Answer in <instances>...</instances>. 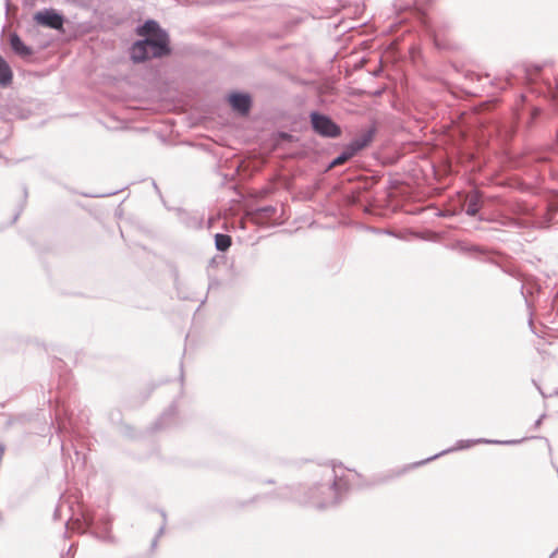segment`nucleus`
I'll return each mask as SVG.
<instances>
[{
  "instance_id": "obj_1",
  "label": "nucleus",
  "mask_w": 558,
  "mask_h": 558,
  "mask_svg": "<svg viewBox=\"0 0 558 558\" xmlns=\"http://www.w3.org/2000/svg\"><path fill=\"white\" fill-rule=\"evenodd\" d=\"M138 35L146 37L132 46L131 56L135 62H142L150 58H160L170 52L169 39L158 24L147 21L140 29Z\"/></svg>"
},
{
  "instance_id": "obj_2",
  "label": "nucleus",
  "mask_w": 558,
  "mask_h": 558,
  "mask_svg": "<svg viewBox=\"0 0 558 558\" xmlns=\"http://www.w3.org/2000/svg\"><path fill=\"white\" fill-rule=\"evenodd\" d=\"M311 121L314 130L324 136L337 137L340 135V129L328 117L318 113H312Z\"/></svg>"
},
{
  "instance_id": "obj_3",
  "label": "nucleus",
  "mask_w": 558,
  "mask_h": 558,
  "mask_svg": "<svg viewBox=\"0 0 558 558\" xmlns=\"http://www.w3.org/2000/svg\"><path fill=\"white\" fill-rule=\"evenodd\" d=\"M35 20L37 23L54 29H61L63 26L62 16L54 11L38 12L35 15Z\"/></svg>"
},
{
  "instance_id": "obj_4",
  "label": "nucleus",
  "mask_w": 558,
  "mask_h": 558,
  "mask_svg": "<svg viewBox=\"0 0 558 558\" xmlns=\"http://www.w3.org/2000/svg\"><path fill=\"white\" fill-rule=\"evenodd\" d=\"M369 140H356L354 141L350 147L341 154L339 157H337L330 165V167H337L340 165H343L347 162L350 158H352L359 150L363 149L365 146H367Z\"/></svg>"
},
{
  "instance_id": "obj_5",
  "label": "nucleus",
  "mask_w": 558,
  "mask_h": 558,
  "mask_svg": "<svg viewBox=\"0 0 558 558\" xmlns=\"http://www.w3.org/2000/svg\"><path fill=\"white\" fill-rule=\"evenodd\" d=\"M229 102L233 109L241 113H246L251 107V99L244 94H232L229 97Z\"/></svg>"
},
{
  "instance_id": "obj_6",
  "label": "nucleus",
  "mask_w": 558,
  "mask_h": 558,
  "mask_svg": "<svg viewBox=\"0 0 558 558\" xmlns=\"http://www.w3.org/2000/svg\"><path fill=\"white\" fill-rule=\"evenodd\" d=\"M10 44L15 53L21 57H28L32 54V50L27 47L16 34L10 36Z\"/></svg>"
},
{
  "instance_id": "obj_7",
  "label": "nucleus",
  "mask_w": 558,
  "mask_h": 558,
  "mask_svg": "<svg viewBox=\"0 0 558 558\" xmlns=\"http://www.w3.org/2000/svg\"><path fill=\"white\" fill-rule=\"evenodd\" d=\"M12 71L8 62L0 56V85L7 86L12 82Z\"/></svg>"
},
{
  "instance_id": "obj_8",
  "label": "nucleus",
  "mask_w": 558,
  "mask_h": 558,
  "mask_svg": "<svg viewBox=\"0 0 558 558\" xmlns=\"http://www.w3.org/2000/svg\"><path fill=\"white\" fill-rule=\"evenodd\" d=\"M215 244L218 251L225 252L231 246V236L218 233L215 236Z\"/></svg>"
},
{
  "instance_id": "obj_9",
  "label": "nucleus",
  "mask_w": 558,
  "mask_h": 558,
  "mask_svg": "<svg viewBox=\"0 0 558 558\" xmlns=\"http://www.w3.org/2000/svg\"><path fill=\"white\" fill-rule=\"evenodd\" d=\"M478 211V208H477V204L475 201H473V198L470 199V203L468 205V209H466V213L469 215H476V213Z\"/></svg>"
}]
</instances>
